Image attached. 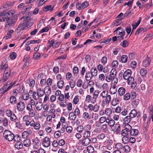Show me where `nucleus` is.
<instances>
[{"instance_id": "1", "label": "nucleus", "mask_w": 153, "mask_h": 153, "mask_svg": "<svg viewBox=\"0 0 153 153\" xmlns=\"http://www.w3.org/2000/svg\"><path fill=\"white\" fill-rule=\"evenodd\" d=\"M22 12L23 15L20 18V20H23L19 24L16 30V31L17 33L20 32L26 27H30L32 26L34 21V19H31V16L32 14L31 12H27L23 8L22 10Z\"/></svg>"}, {"instance_id": "2", "label": "nucleus", "mask_w": 153, "mask_h": 153, "mask_svg": "<svg viewBox=\"0 0 153 153\" xmlns=\"http://www.w3.org/2000/svg\"><path fill=\"white\" fill-rule=\"evenodd\" d=\"M0 18H1L4 22H7V25L12 26L17 20V16L14 14L13 11H9L7 12H4L0 13Z\"/></svg>"}, {"instance_id": "3", "label": "nucleus", "mask_w": 153, "mask_h": 153, "mask_svg": "<svg viewBox=\"0 0 153 153\" xmlns=\"http://www.w3.org/2000/svg\"><path fill=\"white\" fill-rule=\"evenodd\" d=\"M3 136L5 139L8 141H11L13 139L15 141H16L15 138L16 137L19 138L18 135L16 134L15 136L11 131L7 130H5L4 131Z\"/></svg>"}, {"instance_id": "4", "label": "nucleus", "mask_w": 153, "mask_h": 153, "mask_svg": "<svg viewBox=\"0 0 153 153\" xmlns=\"http://www.w3.org/2000/svg\"><path fill=\"white\" fill-rule=\"evenodd\" d=\"M89 5L88 1L84 2L82 4L78 2L76 5V7L78 9L81 10L86 7Z\"/></svg>"}, {"instance_id": "5", "label": "nucleus", "mask_w": 153, "mask_h": 153, "mask_svg": "<svg viewBox=\"0 0 153 153\" xmlns=\"http://www.w3.org/2000/svg\"><path fill=\"white\" fill-rule=\"evenodd\" d=\"M43 146L45 147H48L50 145V140L48 137H46L43 139Z\"/></svg>"}, {"instance_id": "6", "label": "nucleus", "mask_w": 153, "mask_h": 153, "mask_svg": "<svg viewBox=\"0 0 153 153\" xmlns=\"http://www.w3.org/2000/svg\"><path fill=\"white\" fill-rule=\"evenodd\" d=\"M25 108V105L22 102L20 101L19 102L17 105V108L19 111H23Z\"/></svg>"}, {"instance_id": "7", "label": "nucleus", "mask_w": 153, "mask_h": 153, "mask_svg": "<svg viewBox=\"0 0 153 153\" xmlns=\"http://www.w3.org/2000/svg\"><path fill=\"white\" fill-rule=\"evenodd\" d=\"M61 42H57L56 41H54V39H53L51 40L50 43L49 47H51V46L53 47V48H57L58 47L60 44H61Z\"/></svg>"}, {"instance_id": "8", "label": "nucleus", "mask_w": 153, "mask_h": 153, "mask_svg": "<svg viewBox=\"0 0 153 153\" xmlns=\"http://www.w3.org/2000/svg\"><path fill=\"white\" fill-rule=\"evenodd\" d=\"M79 141L82 145L86 146L89 144L91 142V140L89 138H85L83 139L80 140Z\"/></svg>"}, {"instance_id": "9", "label": "nucleus", "mask_w": 153, "mask_h": 153, "mask_svg": "<svg viewBox=\"0 0 153 153\" xmlns=\"http://www.w3.org/2000/svg\"><path fill=\"white\" fill-rule=\"evenodd\" d=\"M131 71L130 70H127L123 74V78L126 80L128 79L131 75Z\"/></svg>"}, {"instance_id": "10", "label": "nucleus", "mask_w": 153, "mask_h": 153, "mask_svg": "<svg viewBox=\"0 0 153 153\" xmlns=\"http://www.w3.org/2000/svg\"><path fill=\"white\" fill-rule=\"evenodd\" d=\"M20 140V139H19V140L17 139V140H16V142L15 145V146L17 149H21L23 146V143H22L19 141Z\"/></svg>"}, {"instance_id": "11", "label": "nucleus", "mask_w": 153, "mask_h": 153, "mask_svg": "<svg viewBox=\"0 0 153 153\" xmlns=\"http://www.w3.org/2000/svg\"><path fill=\"white\" fill-rule=\"evenodd\" d=\"M151 62V59L150 57L148 56L146 59L143 62V65L145 67H147L149 65Z\"/></svg>"}, {"instance_id": "12", "label": "nucleus", "mask_w": 153, "mask_h": 153, "mask_svg": "<svg viewBox=\"0 0 153 153\" xmlns=\"http://www.w3.org/2000/svg\"><path fill=\"white\" fill-rule=\"evenodd\" d=\"M137 114V112L135 109L132 110L130 113L129 116L131 118L135 117Z\"/></svg>"}, {"instance_id": "13", "label": "nucleus", "mask_w": 153, "mask_h": 153, "mask_svg": "<svg viewBox=\"0 0 153 153\" xmlns=\"http://www.w3.org/2000/svg\"><path fill=\"white\" fill-rule=\"evenodd\" d=\"M122 150L123 151L126 153H128L130 151V147L128 145H126L123 146Z\"/></svg>"}, {"instance_id": "14", "label": "nucleus", "mask_w": 153, "mask_h": 153, "mask_svg": "<svg viewBox=\"0 0 153 153\" xmlns=\"http://www.w3.org/2000/svg\"><path fill=\"white\" fill-rule=\"evenodd\" d=\"M125 89L123 87H121L119 88L118 90L119 95H123L125 93Z\"/></svg>"}, {"instance_id": "15", "label": "nucleus", "mask_w": 153, "mask_h": 153, "mask_svg": "<svg viewBox=\"0 0 153 153\" xmlns=\"http://www.w3.org/2000/svg\"><path fill=\"white\" fill-rule=\"evenodd\" d=\"M91 75H92L93 77L97 76V70L95 67L92 68L91 69Z\"/></svg>"}, {"instance_id": "16", "label": "nucleus", "mask_w": 153, "mask_h": 153, "mask_svg": "<svg viewBox=\"0 0 153 153\" xmlns=\"http://www.w3.org/2000/svg\"><path fill=\"white\" fill-rule=\"evenodd\" d=\"M53 7H54L52 8V6L51 5H47L44 7L43 10L46 12L50 10L51 12L53 10Z\"/></svg>"}, {"instance_id": "17", "label": "nucleus", "mask_w": 153, "mask_h": 153, "mask_svg": "<svg viewBox=\"0 0 153 153\" xmlns=\"http://www.w3.org/2000/svg\"><path fill=\"white\" fill-rule=\"evenodd\" d=\"M138 134V131L136 129H131L130 131V134L131 135L135 136Z\"/></svg>"}, {"instance_id": "18", "label": "nucleus", "mask_w": 153, "mask_h": 153, "mask_svg": "<svg viewBox=\"0 0 153 153\" xmlns=\"http://www.w3.org/2000/svg\"><path fill=\"white\" fill-rule=\"evenodd\" d=\"M23 144L24 146L26 147H29L30 146V140L29 139H26L24 140Z\"/></svg>"}, {"instance_id": "19", "label": "nucleus", "mask_w": 153, "mask_h": 153, "mask_svg": "<svg viewBox=\"0 0 153 153\" xmlns=\"http://www.w3.org/2000/svg\"><path fill=\"white\" fill-rule=\"evenodd\" d=\"M14 31L13 30H11L9 31L6 36L3 38H4L6 37V38H10L12 37V35L13 34Z\"/></svg>"}, {"instance_id": "20", "label": "nucleus", "mask_w": 153, "mask_h": 153, "mask_svg": "<svg viewBox=\"0 0 153 153\" xmlns=\"http://www.w3.org/2000/svg\"><path fill=\"white\" fill-rule=\"evenodd\" d=\"M123 31H125L124 30H123V29L121 27H119L117 28L114 31V32H116V34L117 36H119L120 35V33H123Z\"/></svg>"}, {"instance_id": "21", "label": "nucleus", "mask_w": 153, "mask_h": 153, "mask_svg": "<svg viewBox=\"0 0 153 153\" xmlns=\"http://www.w3.org/2000/svg\"><path fill=\"white\" fill-rule=\"evenodd\" d=\"M10 102L13 104H15L17 102L16 97L14 96H11L10 98Z\"/></svg>"}, {"instance_id": "22", "label": "nucleus", "mask_w": 153, "mask_h": 153, "mask_svg": "<svg viewBox=\"0 0 153 153\" xmlns=\"http://www.w3.org/2000/svg\"><path fill=\"white\" fill-rule=\"evenodd\" d=\"M40 41L41 40L40 39L36 40H31L30 41H28L27 42V45H29L31 44L39 43L40 42Z\"/></svg>"}, {"instance_id": "23", "label": "nucleus", "mask_w": 153, "mask_h": 153, "mask_svg": "<svg viewBox=\"0 0 153 153\" xmlns=\"http://www.w3.org/2000/svg\"><path fill=\"white\" fill-rule=\"evenodd\" d=\"M83 134V136L85 138H88L90 137L91 133L89 131L85 129Z\"/></svg>"}, {"instance_id": "24", "label": "nucleus", "mask_w": 153, "mask_h": 153, "mask_svg": "<svg viewBox=\"0 0 153 153\" xmlns=\"http://www.w3.org/2000/svg\"><path fill=\"white\" fill-rule=\"evenodd\" d=\"M64 82L62 80H60L57 82V86L59 88H62L64 85Z\"/></svg>"}, {"instance_id": "25", "label": "nucleus", "mask_w": 153, "mask_h": 153, "mask_svg": "<svg viewBox=\"0 0 153 153\" xmlns=\"http://www.w3.org/2000/svg\"><path fill=\"white\" fill-rule=\"evenodd\" d=\"M42 104L40 102H39V103L37 102L35 105L36 109L39 111L41 110L42 108Z\"/></svg>"}, {"instance_id": "26", "label": "nucleus", "mask_w": 153, "mask_h": 153, "mask_svg": "<svg viewBox=\"0 0 153 153\" xmlns=\"http://www.w3.org/2000/svg\"><path fill=\"white\" fill-rule=\"evenodd\" d=\"M129 43L126 40H124L123 42L121 43V45L123 47L125 48L128 46V45Z\"/></svg>"}, {"instance_id": "27", "label": "nucleus", "mask_w": 153, "mask_h": 153, "mask_svg": "<svg viewBox=\"0 0 153 153\" xmlns=\"http://www.w3.org/2000/svg\"><path fill=\"white\" fill-rule=\"evenodd\" d=\"M131 118H130L129 116H128L126 117L124 119V121L125 124H128L129 123L131 120Z\"/></svg>"}, {"instance_id": "28", "label": "nucleus", "mask_w": 153, "mask_h": 153, "mask_svg": "<svg viewBox=\"0 0 153 153\" xmlns=\"http://www.w3.org/2000/svg\"><path fill=\"white\" fill-rule=\"evenodd\" d=\"M99 91L98 90L95 91L94 93L93 94V99H94V102L96 101V99L97 97L98 94H99Z\"/></svg>"}, {"instance_id": "29", "label": "nucleus", "mask_w": 153, "mask_h": 153, "mask_svg": "<svg viewBox=\"0 0 153 153\" xmlns=\"http://www.w3.org/2000/svg\"><path fill=\"white\" fill-rule=\"evenodd\" d=\"M117 74V71L115 69H112L110 73V75L111 76V77L114 78L115 77Z\"/></svg>"}, {"instance_id": "30", "label": "nucleus", "mask_w": 153, "mask_h": 153, "mask_svg": "<svg viewBox=\"0 0 153 153\" xmlns=\"http://www.w3.org/2000/svg\"><path fill=\"white\" fill-rule=\"evenodd\" d=\"M117 92V89L116 88V86L114 85L113 87H111L110 90V92L112 94H114Z\"/></svg>"}, {"instance_id": "31", "label": "nucleus", "mask_w": 153, "mask_h": 153, "mask_svg": "<svg viewBox=\"0 0 153 153\" xmlns=\"http://www.w3.org/2000/svg\"><path fill=\"white\" fill-rule=\"evenodd\" d=\"M108 119H107L106 120V122L108 123V124L110 126H114V124L115 123V122L113 120H111L108 121Z\"/></svg>"}, {"instance_id": "32", "label": "nucleus", "mask_w": 153, "mask_h": 153, "mask_svg": "<svg viewBox=\"0 0 153 153\" xmlns=\"http://www.w3.org/2000/svg\"><path fill=\"white\" fill-rule=\"evenodd\" d=\"M128 57L126 55H124L122 56L121 58V61L122 63H125L127 62Z\"/></svg>"}, {"instance_id": "33", "label": "nucleus", "mask_w": 153, "mask_h": 153, "mask_svg": "<svg viewBox=\"0 0 153 153\" xmlns=\"http://www.w3.org/2000/svg\"><path fill=\"white\" fill-rule=\"evenodd\" d=\"M87 151L89 153H92L94 151V147L91 146H89L87 147Z\"/></svg>"}, {"instance_id": "34", "label": "nucleus", "mask_w": 153, "mask_h": 153, "mask_svg": "<svg viewBox=\"0 0 153 153\" xmlns=\"http://www.w3.org/2000/svg\"><path fill=\"white\" fill-rule=\"evenodd\" d=\"M10 72H9V74H4L3 76L2 81L3 82L6 81L10 75Z\"/></svg>"}, {"instance_id": "35", "label": "nucleus", "mask_w": 153, "mask_h": 153, "mask_svg": "<svg viewBox=\"0 0 153 153\" xmlns=\"http://www.w3.org/2000/svg\"><path fill=\"white\" fill-rule=\"evenodd\" d=\"M140 73L142 76H144L147 73V70L145 68H142L140 70Z\"/></svg>"}, {"instance_id": "36", "label": "nucleus", "mask_w": 153, "mask_h": 153, "mask_svg": "<svg viewBox=\"0 0 153 153\" xmlns=\"http://www.w3.org/2000/svg\"><path fill=\"white\" fill-rule=\"evenodd\" d=\"M122 140L124 143H127L129 142V137L128 136H123L122 138Z\"/></svg>"}, {"instance_id": "37", "label": "nucleus", "mask_w": 153, "mask_h": 153, "mask_svg": "<svg viewBox=\"0 0 153 153\" xmlns=\"http://www.w3.org/2000/svg\"><path fill=\"white\" fill-rule=\"evenodd\" d=\"M123 145L120 143H117L115 145V148L118 149H122Z\"/></svg>"}, {"instance_id": "38", "label": "nucleus", "mask_w": 153, "mask_h": 153, "mask_svg": "<svg viewBox=\"0 0 153 153\" xmlns=\"http://www.w3.org/2000/svg\"><path fill=\"white\" fill-rule=\"evenodd\" d=\"M73 72L74 75L75 76H77L79 72V68L77 67H75L73 68Z\"/></svg>"}, {"instance_id": "39", "label": "nucleus", "mask_w": 153, "mask_h": 153, "mask_svg": "<svg viewBox=\"0 0 153 153\" xmlns=\"http://www.w3.org/2000/svg\"><path fill=\"white\" fill-rule=\"evenodd\" d=\"M93 76L91 74H86L85 76L86 80V81H89L91 80Z\"/></svg>"}, {"instance_id": "40", "label": "nucleus", "mask_w": 153, "mask_h": 153, "mask_svg": "<svg viewBox=\"0 0 153 153\" xmlns=\"http://www.w3.org/2000/svg\"><path fill=\"white\" fill-rule=\"evenodd\" d=\"M41 56L40 54L38 52H35L33 55V58L36 59H38Z\"/></svg>"}, {"instance_id": "41", "label": "nucleus", "mask_w": 153, "mask_h": 153, "mask_svg": "<svg viewBox=\"0 0 153 153\" xmlns=\"http://www.w3.org/2000/svg\"><path fill=\"white\" fill-rule=\"evenodd\" d=\"M70 116L72 117L71 119L72 120H75L76 117V114H74V113L72 112H71L69 114V116L70 117Z\"/></svg>"}, {"instance_id": "42", "label": "nucleus", "mask_w": 153, "mask_h": 153, "mask_svg": "<svg viewBox=\"0 0 153 153\" xmlns=\"http://www.w3.org/2000/svg\"><path fill=\"white\" fill-rule=\"evenodd\" d=\"M131 128V126L130 125L128 124L125 125V129H123L129 132Z\"/></svg>"}, {"instance_id": "43", "label": "nucleus", "mask_w": 153, "mask_h": 153, "mask_svg": "<svg viewBox=\"0 0 153 153\" xmlns=\"http://www.w3.org/2000/svg\"><path fill=\"white\" fill-rule=\"evenodd\" d=\"M40 125L39 123L36 122L33 127L35 129L38 130L40 128Z\"/></svg>"}, {"instance_id": "44", "label": "nucleus", "mask_w": 153, "mask_h": 153, "mask_svg": "<svg viewBox=\"0 0 153 153\" xmlns=\"http://www.w3.org/2000/svg\"><path fill=\"white\" fill-rule=\"evenodd\" d=\"M134 78L132 76H131L129 77V78L127 79L128 80V84H132L134 81Z\"/></svg>"}, {"instance_id": "45", "label": "nucleus", "mask_w": 153, "mask_h": 153, "mask_svg": "<svg viewBox=\"0 0 153 153\" xmlns=\"http://www.w3.org/2000/svg\"><path fill=\"white\" fill-rule=\"evenodd\" d=\"M76 130L79 132H82L84 130L83 127L82 126H79L77 127Z\"/></svg>"}, {"instance_id": "46", "label": "nucleus", "mask_w": 153, "mask_h": 153, "mask_svg": "<svg viewBox=\"0 0 153 153\" xmlns=\"http://www.w3.org/2000/svg\"><path fill=\"white\" fill-rule=\"evenodd\" d=\"M61 135V134L59 131H55L54 134V137L55 138H58Z\"/></svg>"}, {"instance_id": "47", "label": "nucleus", "mask_w": 153, "mask_h": 153, "mask_svg": "<svg viewBox=\"0 0 153 153\" xmlns=\"http://www.w3.org/2000/svg\"><path fill=\"white\" fill-rule=\"evenodd\" d=\"M111 110L110 108H107L105 111V114L108 116H110L111 114Z\"/></svg>"}, {"instance_id": "48", "label": "nucleus", "mask_w": 153, "mask_h": 153, "mask_svg": "<svg viewBox=\"0 0 153 153\" xmlns=\"http://www.w3.org/2000/svg\"><path fill=\"white\" fill-rule=\"evenodd\" d=\"M29 134L27 131H25L22 133V136L23 138H25L28 137Z\"/></svg>"}, {"instance_id": "49", "label": "nucleus", "mask_w": 153, "mask_h": 153, "mask_svg": "<svg viewBox=\"0 0 153 153\" xmlns=\"http://www.w3.org/2000/svg\"><path fill=\"white\" fill-rule=\"evenodd\" d=\"M130 94V98L131 99L133 100L136 97V94L135 92H131V93Z\"/></svg>"}, {"instance_id": "50", "label": "nucleus", "mask_w": 153, "mask_h": 153, "mask_svg": "<svg viewBox=\"0 0 153 153\" xmlns=\"http://www.w3.org/2000/svg\"><path fill=\"white\" fill-rule=\"evenodd\" d=\"M16 57V54L15 52H13L10 55V58L12 59H14Z\"/></svg>"}, {"instance_id": "51", "label": "nucleus", "mask_w": 153, "mask_h": 153, "mask_svg": "<svg viewBox=\"0 0 153 153\" xmlns=\"http://www.w3.org/2000/svg\"><path fill=\"white\" fill-rule=\"evenodd\" d=\"M119 100L117 98L115 99V100H113L112 102V105L113 106H115L119 103Z\"/></svg>"}, {"instance_id": "52", "label": "nucleus", "mask_w": 153, "mask_h": 153, "mask_svg": "<svg viewBox=\"0 0 153 153\" xmlns=\"http://www.w3.org/2000/svg\"><path fill=\"white\" fill-rule=\"evenodd\" d=\"M118 62L116 60L113 61L112 63V65L113 67L116 68L118 65Z\"/></svg>"}, {"instance_id": "53", "label": "nucleus", "mask_w": 153, "mask_h": 153, "mask_svg": "<svg viewBox=\"0 0 153 153\" xmlns=\"http://www.w3.org/2000/svg\"><path fill=\"white\" fill-rule=\"evenodd\" d=\"M130 98V94L129 93L126 94L124 97V99L125 100H128Z\"/></svg>"}, {"instance_id": "54", "label": "nucleus", "mask_w": 153, "mask_h": 153, "mask_svg": "<svg viewBox=\"0 0 153 153\" xmlns=\"http://www.w3.org/2000/svg\"><path fill=\"white\" fill-rule=\"evenodd\" d=\"M2 122L3 123V125L5 126H7L8 125V120L6 118H3V120Z\"/></svg>"}, {"instance_id": "55", "label": "nucleus", "mask_w": 153, "mask_h": 153, "mask_svg": "<svg viewBox=\"0 0 153 153\" xmlns=\"http://www.w3.org/2000/svg\"><path fill=\"white\" fill-rule=\"evenodd\" d=\"M128 131L125 130L123 129L121 131V134L122 136H125L128 135Z\"/></svg>"}, {"instance_id": "56", "label": "nucleus", "mask_w": 153, "mask_h": 153, "mask_svg": "<svg viewBox=\"0 0 153 153\" xmlns=\"http://www.w3.org/2000/svg\"><path fill=\"white\" fill-rule=\"evenodd\" d=\"M28 111L29 114L30 115V117H33L35 116V113L33 109H31L30 110H28Z\"/></svg>"}, {"instance_id": "57", "label": "nucleus", "mask_w": 153, "mask_h": 153, "mask_svg": "<svg viewBox=\"0 0 153 153\" xmlns=\"http://www.w3.org/2000/svg\"><path fill=\"white\" fill-rule=\"evenodd\" d=\"M105 98V102L106 103H109L111 100V97L110 95H108L106 96Z\"/></svg>"}, {"instance_id": "58", "label": "nucleus", "mask_w": 153, "mask_h": 153, "mask_svg": "<svg viewBox=\"0 0 153 153\" xmlns=\"http://www.w3.org/2000/svg\"><path fill=\"white\" fill-rule=\"evenodd\" d=\"M70 87L71 88H73L75 85L76 83L73 80H71V81L69 83Z\"/></svg>"}, {"instance_id": "59", "label": "nucleus", "mask_w": 153, "mask_h": 153, "mask_svg": "<svg viewBox=\"0 0 153 153\" xmlns=\"http://www.w3.org/2000/svg\"><path fill=\"white\" fill-rule=\"evenodd\" d=\"M59 104L60 106L63 107H65L67 105V103L65 101H61Z\"/></svg>"}, {"instance_id": "60", "label": "nucleus", "mask_w": 153, "mask_h": 153, "mask_svg": "<svg viewBox=\"0 0 153 153\" xmlns=\"http://www.w3.org/2000/svg\"><path fill=\"white\" fill-rule=\"evenodd\" d=\"M113 78L112 77H111V75L108 74L106 76V80L107 82H109Z\"/></svg>"}, {"instance_id": "61", "label": "nucleus", "mask_w": 153, "mask_h": 153, "mask_svg": "<svg viewBox=\"0 0 153 153\" xmlns=\"http://www.w3.org/2000/svg\"><path fill=\"white\" fill-rule=\"evenodd\" d=\"M107 119L105 117H101L99 120L100 122L101 123H102L105 121H106Z\"/></svg>"}, {"instance_id": "62", "label": "nucleus", "mask_w": 153, "mask_h": 153, "mask_svg": "<svg viewBox=\"0 0 153 153\" xmlns=\"http://www.w3.org/2000/svg\"><path fill=\"white\" fill-rule=\"evenodd\" d=\"M107 58L106 56H103L101 59V62L103 65H105L107 62Z\"/></svg>"}, {"instance_id": "63", "label": "nucleus", "mask_w": 153, "mask_h": 153, "mask_svg": "<svg viewBox=\"0 0 153 153\" xmlns=\"http://www.w3.org/2000/svg\"><path fill=\"white\" fill-rule=\"evenodd\" d=\"M72 127L71 126H67L66 128V131L68 133H71L72 130Z\"/></svg>"}, {"instance_id": "64", "label": "nucleus", "mask_w": 153, "mask_h": 153, "mask_svg": "<svg viewBox=\"0 0 153 153\" xmlns=\"http://www.w3.org/2000/svg\"><path fill=\"white\" fill-rule=\"evenodd\" d=\"M65 143V141L63 139H61L59 140L58 142V144L60 146H63Z\"/></svg>"}]
</instances>
